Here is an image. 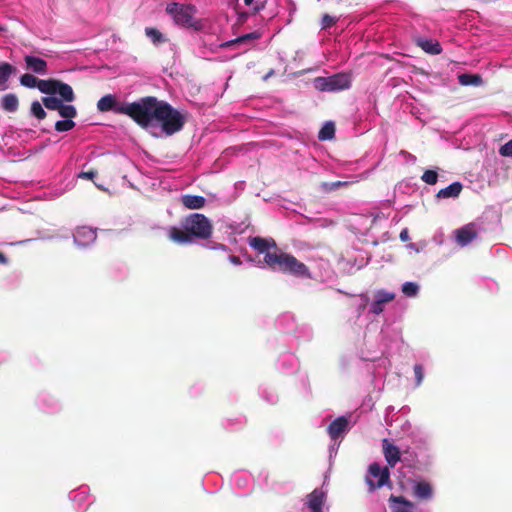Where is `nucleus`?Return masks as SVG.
I'll use <instances>...</instances> for the list:
<instances>
[{
	"label": "nucleus",
	"mask_w": 512,
	"mask_h": 512,
	"mask_svg": "<svg viewBox=\"0 0 512 512\" xmlns=\"http://www.w3.org/2000/svg\"><path fill=\"white\" fill-rule=\"evenodd\" d=\"M212 224L203 214L193 213L183 221V229L171 227L168 236L178 244L192 243L194 238L208 239L212 234Z\"/></svg>",
	"instance_id": "nucleus-3"
},
{
	"label": "nucleus",
	"mask_w": 512,
	"mask_h": 512,
	"mask_svg": "<svg viewBox=\"0 0 512 512\" xmlns=\"http://www.w3.org/2000/svg\"><path fill=\"white\" fill-rule=\"evenodd\" d=\"M499 153L504 157H512V139L500 147Z\"/></svg>",
	"instance_id": "nucleus-36"
},
{
	"label": "nucleus",
	"mask_w": 512,
	"mask_h": 512,
	"mask_svg": "<svg viewBox=\"0 0 512 512\" xmlns=\"http://www.w3.org/2000/svg\"><path fill=\"white\" fill-rule=\"evenodd\" d=\"M38 89L47 95L58 94L65 102L75 100V94L72 87L57 79H40Z\"/></svg>",
	"instance_id": "nucleus-6"
},
{
	"label": "nucleus",
	"mask_w": 512,
	"mask_h": 512,
	"mask_svg": "<svg viewBox=\"0 0 512 512\" xmlns=\"http://www.w3.org/2000/svg\"><path fill=\"white\" fill-rule=\"evenodd\" d=\"M58 113L62 118L72 120L76 117L77 110L73 105H65L62 103Z\"/></svg>",
	"instance_id": "nucleus-27"
},
{
	"label": "nucleus",
	"mask_w": 512,
	"mask_h": 512,
	"mask_svg": "<svg viewBox=\"0 0 512 512\" xmlns=\"http://www.w3.org/2000/svg\"><path fill=\"white\" fill-rule=\"evenodd\" d=\"M327 78L330 92L345 90L351 85V77L347 73H338Z\"/></svg>",
	"instance_id": "nucleus-10"
},
{
	"label": "nucleus",
	"mask_w": 512,
	"mask_h": 512,
	"mask_svg": "<svg viewBox=\"0 0 512 512\" xmlns=\"http://www.w3.org/2000/svg\"><path fill=\"white\" fill-rule=\"evenodd\" d=\"M456 242L460 246L470 244L478 236V231L474 223H468L463 227L455 230Z\"/></svg>",
	"instance_id": "nucleus-8"
},
{
	"label": "nucleus",
	"mask_w": 512,
	"mask_h": 512,
	"mask_svg": "<svg viewBox=\"0 0 512 512\" xmlns=\"http://www.w3.org/2000/svg\"><path fill=\"white\" fill-rule=\"evenodd\" d=\"M383 309H384V306L382 304H380L378 301L374 300V302L371 305V312L376 315H379L380 313L383 312Z\"/></svg>",
	"instance_id": "nucleus-39"
},
{
	"label": "nucleus",
	"mask_w": 512,
	"mask_h": 512,
	"mask_svg": "<svg viewBox=\"0 0 512 512\" xmlns=\"http://www.w3.org/2000/svg\"><path fill=\"white\" fill-rule=\"evenodd\" d=\"M63 101L64 100L62 98L59 99V98H56L53 96L42 98V103L47 109L56 110L58 112H59V109L61 108V104Z\"/></svg>",
	"instance_id": "nucleus-25"
},
{
	"label": "nucleus",
	"mask_w": 512,
	"mask_h": 512,
	"mask_svg": "<svg viewBox=\"0 0 512 512\" xmlns=\"http://www.w3.org/2000/svg\"><path fill=\"white\" fill-rule=\"evenodd\" d=\"M0 264L1 265H7L8 264V258L2 252H0Z\"/></svg>",
	"instance_id": "nucleus-42"
},
{
	"label": "nucleus",
	"mask_w": 512,
	"mask_h": 512,
	"mask_svg": "<svg viewBox=\"0 0 512 512\" xmlns=\"http://www.w3.org/2000/svg\"><path fill=\"white\" fill-rule=\"evenodd\" d=\"M2 30H3V27L0 26V31H2Z\"/></svg>",
	"instance_id": "nucleus-47"
},
{
	"label": "nucleus",
	"mask_w": 512,
	"mask_h": 512,
	"mask_svg": "<svg viewBox=\"0 0 512 512\" xmlns=\"http://www.w3.org/2000/svg\"><path fill=\"white\" fill-rule=\"evenodd\" d=\"M422 181L426 184L434 185L437 183L438 174L435 170H426L421 176Z\"/></svg>",
	"instance_id": "nucleus-32"
},
{
	"label": "nucleus",
	"mask_w": 512,
	"mask_h": 512,
	"mask_svg": "<svg viewBox=\"0 0 512 512\" xmlns=\"http://www.w3.org/2000/svg\"><path fill=\"white\" fill-rule=\"evenodd\" d=\"M229 259L235 265H240L241 264V259L238 256L230 255Z\"/></svg>",
	"instance_id": "nucleus-41"
},
{
	"label": "nucleus",
	"mask_w": 512,
	"mask_h": 512,
	"mask_svg": "<svg viewBox=\"0 0 512 512\" xmlns=\"http://www.w3.org/2000/svg\"><path fill=\"white\" fill-rule=\"evenodd\" d=\"M349 421L346 417L340 416L328 426V434L331 439H338L348 428Z\"/></svg>",
	"instance_id": "nucleus-13"
},
{
	"label": "nucleus",
	"mask_w": 512,
	"mask_h": 512,
	"mask_svg": "<svg viewBox=\"0 0 512 512\" xmlns=\"http://www.w3.org/2000/svg\"><path fill=\"white\" fill-rule=\"evenodd\" d=\"M19 100L15 94L9 93L2 98V108L7 112L17 111Z\"/></svg>",
	"instance_id": "nucleus-21"
},
{
	"label": "nucleus",
	"mask_w": 512,
	"mask_h": 512,
	"mask_svg": "<svg viewBox=\"0 0 512 512\" xmlns=\"http://www.w3.org/2000/svg\"><path fill=\"white\" fill-rule=\"evenodd\" d=\"M338 17L336 16H331L329 14H324L322 19H321V29H327V28H330L332 27L333 25H335L338 21Z\"/></svg>",
	"instance_id": "nucleus-33"
},
{
	"label": "nucleus",
	"mask_w": 512,
	"mask_h": 512,
	"mask_svg": "<svg viewBox=\"0 0 512 512\" xmlns=\"http://www.w3.org/2000/svg\"><path fill=\"white\" fill-rule=\"evenodd\" d=\"M254 0H244V4L246 6H250L253 3Z\"/></svg>",
	"instance_id": "nucleus-44"
},
{
	"label": "nucleus",
	"mask_w": 512,
	"mask_h": 512,
	"mask_svg": "<svg viewBox=\"0 0 512 512\" xmlns=\"http://www.w3.org/2000/svg\"><path fill=\"white\" fill-rule=\"evenodd\" d=\"M412 494L417 499L429 500L433 496V488L427 481H418L413 486Z\"/></svg>",
	"instance_id": "nucleus-14"
},
{
	"label": "nucleus",
	"mask_w": 512,
	"mask_h": 512,
	"mask_svg": "<svg viewBox=\"0 0 512 512\" xmlns=\"http://www.w3.org/2000/svg\"><path fill=\"white\" fill-rule=\"evenodd\" d=\"M249 245L259 254H264V263L273 271L295 277L310 278L309 268L291 254L282 252L274 239L260 236L249 238Z\"/></svg>",
	"instance_id": "nucleus-2"
},
{
	"label": "nucleus",
	"mask_w": 512,
	"mask_h": 512,
	"mask_svg": "<svg viewBox=\"0 0 512 512\" xmlns=\"http://www.w3.org/2000/svg\"><path fill=\"white\" fill-rule=\"evenodd\" d=\"M181 203L191 210L201 209L206 204V199L200 195L186 194L181 197Z\"/></svg>",
	"instance_id": "nucleus-17"
},
{
	"label": "nucleus",
	"mask_w": 512,
	"mask_h": 512,
	"mask_svg": "<svg viewBox=\"0 0 512 512\" xmlns=\"http://www.w3.org/2000/svg\"><path fill=\"white\" fill-rule=\"evenodd\" d=\"M89 233H90V235H91L93 238L95 237V235H94V233H93L92 231H89Z\"/></svg>",
	"instance_id": "nucleus-46"
},
{
	"label": "nucleus",
	"mask_w": 512,
	"mask_h": 512,
	"mask_svg": "<svg viewBox=\"0 0 512 512\" xmlns=\"http://www.w3.org/2000/svg\"><path fill=\"white\" fill-rule=\"evenodd\" d=\"M131 113L135 117V123L141 128H148L158 123L167 136L181 131L186 123L184 114L155 96L140 98V106H133Z\"/></svg>",
	"instance_id": "nucleus-1"
},
{
	"label": "nucleus",
	"mask_w": 512,
	"mask_h": 512,
	"mask_svg": "<svg viewBox=\"0 0 512 512\" xmlns=\"http://www.w3.org/2000/svg\"><path fill=\"white\" fill-rule=\"evenodd\" d=\"M314 87L319 91L330 92V87L327 77H317L314 79Z\"/></svg>",
	"instance_id": "nucleus-34"
},
{
	"label": "nucleus",
	"mask_w": 512,
	"mask_h": 512,
	"mask_svg": "<svg viewBox=\"0 0 512 512\" xmlns=\"http://www.w3.org/2000/svg\"><path fill=\"white\" fill-rule=\"evenodd\" d=\"M39 82H40V79H38L37 77H35L34 75H32L30 73L23 74L20 77V84L22 86H25L28 88H35V87L38 88Z\"/></svg>",
	"instance_id": "nucleus-26"
},
{
	"label": "nucleus",
	"mask_w": 512,
	"mask_h": 512,
	"mask_svg": "<svg viewBox=\"0 0 512 512\" xmlns=\"http://www.w3.org/2000/svg\"><path fill=\"white\" fill-rule=\"evenodd\" d=\"M388 503L391 512H414L415 510V504L404 496L391 494Z\"/></svg>",
	"instance_id": "nucleus-9"
},
{
	"label": "nucleus",
	"mask_w": 512,
	"mask_h": 512,
	"mask_svg": "<svg viewBox=\"0 0 512 512\" xmlns=\"http://www.w3.org/2000/svg\"><path fill=\"white\" fill-rule=\"evenodd\" d=\"M335 135V126L332 122H327L319 131L318 138L321 141L331 140Z\"/></svg>",
	"instance_id": "nucleus-24"
},
{
	"label": "nucleus",
	"mask_w": 512,
	"mask_h": 512,
	"mask_svg": "<svg viewBox=\"0 0 512 512\" xmlns=\"http://www.w3.org/2000/svg\"><path fill=\"white\" fill-rule=\"evenodd\" d=\"M133 106H140V99L132 103H118L115 95L107 94L97 102V109L100 112L113 111L117 114L127 115L135 122V117L131 113Z\"/></svg>",
	"instance_id": "nucleus-5"
},
{
	"label": "nucleus",
	"mask_w": 512,
	"mask_h": 512,
	"mask_svg": "<svg viewBox=\"0 0 512 512\" xmlns=\"http://www.w3.org/2000/svg\"><path fill=\"white\" fill-rule=\"evenodd\" d=\"M145 35L156 45H162L168 41L167 37L155 27H146Z\"/></svg>",
	"instance_id": "nucleus-19"
},
{
	"label": "nucleus",
	"mask_w": 512,
	"mask_h": 512,
	"mask_svg": "<svg viewBox=\"0 0 512 512\" xmlns=\"http://www.w3.org/2000/svg\"><path fill=\"white\" fill-rule=\"evenodd\" d=\"M415 44L423 51L431 55H438L442 52L441 45L436 40L418 37L415 39Z\"/></svg>",
	"instance_id": "nucleus-16"
},
{
	"label": "nucleus",
	"mask_w": 512,
	"mask_h": 512,
	"mask_svg": "<svg viewBox=\"0 0 512 512\" xmlns=\"http://www.w3.org/2000/svg\"><path fill=\"white\" fill-rule=\"evenodd\" d=\"M346 185H348V182L335 181V182H330V183H324L323 187H324L325 191L330 192V191H334V190H336L342 186H346Z\"/></svg>",
	"instance_id": "nucleus-35"
},
{
	"label": "nucleus",
	"mask_w": 512,
	"mask_h": 512,
	"mask_svg": "<svg viewBox=\"0 0 512 512\" xmlns=\"http://www.w3.org/2000/svg\"><path fill=\"white\" fill-rule=\"evenodd\" d=\"M307 505L311 512H323L322 507L325 501V494L323 491L315 489L308 496Z\"/></svg>",
	"instance_id": "nucleus-15"
},
{
	"label": "nucleus",
	"mask_w": 512,
	"mask_h": 512,
	"mask_svg": "<svg viewBox=\"0 0 512 512\" xmlns=\"http://www.w3.org/2000/svg\"><path fill=\"white\" fill-rule=\"evenodd\" d=\"M395 294L384 290H379L375 294V300L384 306V304L393 301Z\"/></svg>",
	"instance_id": "nucleus-28"
},
{
	"label": "nucleus",
	"mask_w": 512,
	"mask_h": 512,
	"mask_svg": "<svg viewBox=\"0 0 512 512\" xmlns=\"http://www.w3.org/2000/svg\"><path fill=\"white\" fill-rule=\"evenodd\" d=\"M98 172L96 170H89L86 172H81L79 174V178L87 179V180H93L94 177H96Z\"/></svg>",
	"instance_id": "nucleus-38"
},
{
	"label": "nucleus",
	"mask_w": 512,
	"mask_h": 512,
	"mask_svg": "<svg viewBox=\"0 0 512 512\" xmlns=\"http://www.w3.org/2000/svg\"><path fill=\"white\" fill-rule=\"evenodd\" d=\"M382 446L385 460L391 468H394L395 465L401 460V453L399 448L390 443L388 439L383 440Z\"/></svg>",
	"instance_id": "nucleus-11"
},
{
	"label": "nucleus",
	"mask_w": 512,
	"mask_h": 512,
	"mask_svg": "<svg viewBox=\"0 0 512 512\" xmlns=\"http://www.w3.org/2000/svg\"><path fill=\"white\" fill-rule=\"evenodd\" d=\"M369 475L377 479L375 483L370 477L366 478V482L369 485V490L374 491L377 488H381L387 483H390V472L388 467H381L380 464L374 462L369 466Z\"/></svg>",
	"instance_id": "nucleus-7"
},
{
	"label": "nucleus",
	"mask_w": 512,
	"mask_h": 512,
	"mask_svg": "<svg viewBox=\"0 0 512 512\" xmlns=\"http://www.w3.org/2000/svg\"><path fill=\"white\" fill-rule=\"evenodd\" d=\"M419 291V286L414 282H405L402 285V292L407 297H414Z\"/></svg>",
	"instance_id": "nucleus-30"
},
{
	"label": "nucleus",
	"mask_w": 512,
	"mask_h": 512,
	"mask_svg": "<svg viewBox=\"0 0 512 512\" xmlns=\"http://www.w3.org/2000/svg\"><path fill=\"white\" fill-rule=\"evenodd\" d=\"M260 38V34L256 31L237 37L236 39L227 41L221 45V47L227 48L233 45L243 44L248 41L256 40Z\"/></svg>",
	"instance_id": "nucleus-20"
},
{
	"label": "nucleus",
	"mask_w": 512,
	"mask_h": 512,
	"mask_svg": "<svg viewBox=\"0 0 512 512\" xmlns=\"http://www.w3.org/2000/svg\"><path fill=\"white\" fill-rule=\"evenodd\" d=\"M459 83L464 86L468 85H480L482 83V78L478 74H468L464 73L458 76Z\"/></svg>",
	"instance_id": "nucleus-23"
},
{
	"label": "nucleus",
	"mask_w": 512,
	"mask_h": 512,
	"mask_svg": "<svg viewBox=\"0 0 512 512\" xmlns=\"http://www.w3.org/2000/svg\"><path fill=\"white\" fill-rule=\"evenodd\" d=\"M26 68L36 74L45 75L47 73V62L39 57L26 55L24 57Z\"/></svg>",
	"instance_id": "nucleus-12"
},
{
	"label": "nucleus",
	"mask_w": 512,
	"mask_h": 512,
	"mask_svg": "<svg viewBox=\"0 0 512 512\" xmlns=\"http://www.w3.org/2000/svg\"><path fill=\"white\" fill-rule=\"evenodd\" d=\"M75 125L76 124L73 120H68V119L59 120L55 123V130L57 132H66V131L73 129L75 127Z\"/></svg>",
	"instance_id": "nucleus-31"
},
{
	"label": "nucleus",
	"mask_w": 512,
	"mask_h": 512,
	"mask_svg": "<svg viewBox=\"0 0 512 512\" xmlns=\"http://www.w3.org/2000/svg\"><path fill=\"white\" fill-rule=\"evenodd\" d=\"M16 73V67L10 63H0V86L5 85L11 75Z\"/></svg>",
	"instance_id": "nucleus-22"
},
{
	"label": "nucleus",
	"mask_w": 512,
	"mask_h": 512,
	"mask_svg": "<svg viewBox=\"0 0 512 512\" xmlns=\"http://www.w3.org/2000/svg\"><path fill=\"white\" fill-rule=\"evenodd\" d=\"M399 238L402 242H407L410 240L409 231L407 228L402 229L400 232Z\"/></svg>",
	"instance_id": "nucleus-40"
},
{
	"label": "nucleus",
	"mask_w": 512,
	"mask_h": 512,
	"mask_svg": "<svg viewBox=\"0 0 512 512\" xmlns=\"http://www.w3.org/2000/svg\"><path fill=\"white\" fill-rule=\"evenodd\" d=\"M166 12L172 16L175 24L184 28L200 31L204 27L202 20L195 17L197 9L194 5L173 2L167 5Z\"/></svg>",
	"instance_id": "nucleus-4"
},
{
	"label": "nucleus",
	"mask_w": 512,
	"mask_h": 512,
	"mask_svg": "<svg viewBox=\"0 0 512 512\" xmlns=\"http://www.w3.org/2000/svg\"><path fill=\"white\" fill-rule=\"evenodd\" d=\"M462 188L463 186L460 182H453L446 188L440 189L437 193V197L441 199L458 197Z\"/></svg>",
	"instance_id": "nucleus-18"
},
{
	"label": "nucleus",
	"mask_w": 512,
	"mask_h": 512,
	"mask_svg": "<svg viewBox=\"0 0 512 512\" xmlns=\"http://www.w3.org/2000/svg\"><path fill=\"white\" fill-rule=\"evenodd\" d=\"M31 114L39 120L46 118L47 114L39 101H33L31 104Z\"/></svg>",
	"instance_id": "nucleus-29"
},
{
	"label": "nucleus",
	"mask_w": 512,
	"mask_h": 512,
	"mask_svg": "<svg viewBox=\"0 0 512 512\" xmlns=\"http://www.w3.org/2000/svg\"><path fill=\"white\" fill-rule=\"evenodd\" d=\"M409 247H410L411 249H414V244H413V243L409 244Z\"/></svg>",
	"instance_id": "nucleus-45"
},
{
	"label": "nucleus",
	"mask_w": 512,
	"mask_h": 512,
	"mask_svg": "<svg viewBox=\"0 0 512 512\" xmlns=\"http://www.w3.org/2000/svg\"><path fill=\"white\" fill-rule=\"evenodd\" d=\"M263 7H264V5H263V4H261V5H257V6L254 8V10H255V12H259L261 9H263Z\"/></svg>",
	"instance_id": "nucleus-43"
},
{
	"label": "nucleus",
	"mask_w": 512,
	"mask_h": 512,
	"mask_svg": "<svg viewBox=\"0 0 512 512\" xmlns=\"http://www.w3.org/2000/svg\"><path fill=\"white\" fill-rule=\"evenodd\" d=\"M414 374H415V378H416V385L419 386L422 383L423 378H424V372H423L422 365L416 364L414 366Z\"/></svg>",
	"instance_id": "nucleus-37"
}]
</instances>
